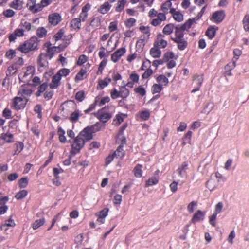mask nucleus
I'll use <instances>...</instances> for the list:
<instances>
[{"instance_id": "412c9836", "label": "nucleus", "mask_w": 249, "mask_h": 249, "mask_svg": "<svg viewBox=\"0 0 249 249\" xmlns=\"http://www.w3.org/2000/svg\"><path fill=\"white\" fill-rule=\"evenodd\" d=\"M170 12L172 14L173 17L176 21L180 22L183 20V15L179 12L176 11L175 8H171L170 10Z\"/></svg>"}, {"instance_id": "9b49d317", "label": "nucleus", "mask_w": 249, "mask_h": 249, "mask_svg": "<svg viewBox=\"0 0 249 249\" xmlns=\"http://www.w3.org/2000/svg\"><path fill=\"white\" fill-rule=\"evenodd\" d=\"M125 53V48L124 47H122L112 53L111 56V60L113 62L116 63Z\"/></svg>"}, {"instance_id": "473e14b6", "label": "nucleus", "mask_w": 249, "mask_h": 249, "mask_svg": "<svg viewBox=\"0 0 249 249\" xmlns=\"http://www.w3.org/2000/svg\"><path fill=\"white\" fill-rule=\"evenodd\" d=\"M35 71L34 68L32 66H28L27 67L26 71H24L23 78H27L29 77L30 79L32 77Z\"/></svg>"}, {"instance_id": "bf43d9fd", "label": "nucleus", "mask_w": 249, "mask_h": 249, "mask_svg": "<svg viewBox=\"0 0 249 249\" xmlns=\"http://www.w3.org/2000/svg\"><path fill=\"white\" fill-rule=\"evenodd\" d=\"M134 91L142 96H144L146 93V90L142 86H139L138 88L134 89Z\"/></svg>"}, {"instance_id": "20e7f679", "label": "nucleus", "mask_w": 249, "mask_h": 249, "mask_svg": "<svg viewBox=\"0 0 249 249\" xmlns=\"http://www.w3.org/2000/svg\"><path fill=\"white\" fill-rule=\"evenodd\" d=\"M194 20L189 19L182 25H178L175 27V37H172V40L184 39L183 38L184 32L188 30L193 24Z\"/></svg>"}, {"instance_id": "4468645a", "label": "nucleus", "mask_w": 249, "mask_h": 249, "mask_svg": "<svg viewBox=\"0 0 249 249\" xmlns=\"http://www.w3.org/2000/svg\"><path fill=\"white\" fill-rule=\"evenodd\" d=\"M24 35V33L22 28H20L19 26L16 29L14 32L11 34L9 36V40L10 42H14L17 37H21Z\"/></svg>"}, {"instance_id": "052dcab7", "label": "nucleus", "mask_w": 249, "mask_h": 249, "mask_svg": "<svg viewBox=\"0 0 249 249\" xmlns=\"http://www.w3.org/2000/svg\"><path fill=\"white\" fill-rule=\"evenodd\" d=\"M108 208H105L98 213H96V216L105 218L108 214Z\"/></svg>"}, {"instance_id": "393cba45", "label": "nucleus", "mask_w": 249, "mask_h": 249, "mask_svg": "<svg viewBox=\"0 0 249 249\" xmlns=\"http://www.w3.org/2000/svg\"><path fill=\"white\" fill-rule=\"evenodd\" d=\"M218 30L217 27H209L206 32V35L210 39L213 38L215 36L216 32Z\"/></svg>"}, {"instance_id": "72a5a7b5", "label": "nucleus", "mask_w": 249, "mask_h": 249, "mask_svg": "<svg viewBox=\"0 0 249 249\" xmlns=\"http://www.w3.org/2000/svg\"><path fill=\"white\" fill-rule=\"evenodd\" d=\"M120 96L123 99L126 98L129 95L128 89L124 86H121L119 88Z\"/></svg>"}, {"instance_id": "de8ad7c7", "label": "nucleus", "mask_w": 249, "mask_h": 249, "mask_svg": "<svg viewBox=\"0 0 249 249\" xmlns=\"http://www.w3.org/2000/svg\"><path fill=\"white\" fill-rule=\"evenodd\" d=\"M145 41L144 39H139L136 44V48L137 51H142L143 47L145 46Z\"/></svg>"}, {"instance_id": "dca6fc26", "label": "nucleus", "mask_w": 249, "mask_h": 249, "mask_svg": "<svg viewBox=\"0 0 249 249\" xmlns=\"http://www.w3.org/2000/svg\"><path fill=\"white\" fill-rule=\"evenodd\" d=\"M166 16L164 14L159 13L157 14V18L153 19L151 21V24L154 26H157L161 24L162 21L166 20Z\"/></svg>"}, {"instance_id": "7c9ffc66", "label": "nucleus", "mask_w": 249, "mask_h": 249, "mask_svg": "<svg viewBox=\"0 0 249 249\" xmlns=\"http://www.w3.org/2000/svg\"><path fill=\"white\" fill-rule=\"evenodd\" d=\"M150 54L153 58H159L161 55V51L160 49L154 47L150 49Z\"/></svg>"}, {"instance_id": "6e6552de", "label": "nucleus", "mask_w": 249, "mask_h": 249, "mask_svg": "<svg viewBox=\"0 0 249 249\" xmlns=\"http://www.w3.org/2000/svg\"><path fill=\"white\" fill-rule=\"evenodd\" d=\"M89 68L90 64L89 63H87L83 66L80 71L77 73L75 77V81L77 83L83 80L86 77L87 72L89 70Z\"/></svg>"}, {"instance_id": "aec40b11", "label": "nucleus", "mask_w": 249, "mask_h": 249, "mask_svg": "<svg viewBox=\"0 0 249 249\" xmlns=\"http://www.w3.org/2000/svg\"><path fill=\"white\" fill-rule=\"evenodd\" d=\"M205 213L200 210L197 211L194 214L191 219V222L195 223L196 222L202 221L204 219Z\"/></svg>"}, {"instance_id": "4c0bfd02", "label": "nucleus", "mask_w": 249, "mask_h": 249, "mask_svg": "<svg viewBox=\"0 0 249 249\" xmlns=\"http://www.w3.org/2000/svg\"><path fill=\"white\" fill-rule=\"evenodd\" d=\"M79 110L73 112L70 116V120L72 122H76L79 119V117L82 115Z\"/></svg>"}, {"instance_id": "37998d69", "label": "nucleus", "mask_w": 249, "mask_h": 249, "mask_svg": "<svg viewBox=\"0 0 249 249\" xmlns=\"http://www.w3.org/2000/svg\"><path fill=\"white\" fill-rule=\"evenodd\" d=\"M52 2V0H41L40 3H38V5L37 6V11L38 12L41 11L42 9L50 4Z\"/></svg>"}, {"instance_id": "338daca9", "label": "nucleus", "mask_w": 249, "mask_h": 249, "mask_svg": "<svg viewBox=\"0 0 249 249\" xmlns=\"http://www.w3.org/2000/svg\"><path fill=\"white\" fill-rule=\"evenodd\" d=\"M2 115L6 119H10L12 117V112L10 109L5 108L3 111Z\"/></svg>"}, {"instance_id": "3c124183", "label": "nucleus", "mask_w": 249, "mask_h": 249, "mask_svg": "<svg viewBox=\"0 0 249 249\" xmlns=\"http://www.w3.org/2000/svg\"><path fill=\"white\" fill-rule=\"evenodd\" d=\"M45 223L44 218H42L36 220L33 224V228L36 230L41 226L43 225Z\"/></svg>"}, {"instance_id": "5fc2aeb1", "label": "nucleus", "mask_w": 249, "mask_h": 249, "mask_svg": "<svg viewBox=\"0 0 249 249\" xmlns=\"http://www.w3.org/2000/svg\"><path fill=\"white\" fill-rule=\"evenodd\" d=\"M27 191L25 190H22L16 194L15 195V198L18 200L24 198L27 195Z\"/></svg>"}, {"instance_id": "6e6d98bb", "label": "nucleus", "mask_w": 249, "mask_h": 249, "mask_svg": "<svg viewBox=\"0 0 249 249\" xmlns=\"http://www.w3.org/2000/svg\"><path fill=\"white\" fill-rule=\"evenodd\" d=\"M70 72V71L69 69L63 68L60 70L56 73L62 78V76H67Z\"/></svg>"}, {"instance_id": "f257e3e1", "label": "nucleus", "mask_w": 249, "mask_h": 249, "mask_svg": "<svg viewBox=\"0 0 249 249\" xmlns=\"http://www.w3.org/2000/svg\"><path fill=\"white\" fill-rule=\"evenodd\" d=\"M67 45L63 47L59 46L58 47L53 46L50 42L46 43L44 45L43 49L44 52L41 53L38 57L37 63L41 67H46L48 65V60L51 59L54 56V54L57 49H60V51L63 50Z\"/></svg>"}, {"instance_id": "f8f14e48", "label": "nucleus", "mask_w": 249, "mask_h": 249, "mask_svg": "<svg viewBox=\"0 0 249 249\" xmlns=\"http://www.w3.org/2000/svg\"><path fill=\"white\" fill-rule=\"evenodd\" d=\"M96 116L103 123H106L111 117L109 112H105L103 109L99 110L96 113Z\"/></svg>"}, {"instance_id": "603ef678", "label": "nucleus", "mask_w": 249, "mask_h": 249, "mask_svg": "<svg viewBox=\"0 0 249 249\" xmlns=\"http://www.w3.org/2000/svg\"><path fill=\"white\" fill-rule=\"evenodd\" d=\"M101 23V18L99 17H95L93 18L90 22V26L93 28L99 27Z\"/></svg>"}, {"instance_id": "c756f323", "label": "nucleus", "mask_w": 249, "mask_h": 249, "mask_svg": "<svg viewBox=\"0 0 249 249\" xmlns=\"http://www.w3.org/2000/svg\"><path fill=\"white\" fill-rule=\"evenodd\" d=\"M15 226V223L13 219L10 217L8 220H5L4 224L1 226V229L4 231H7V228L6 227H13Z\"/></svg>"}, {"instance_id": "680f3d73", "label": "nucleus", "mask_w": 249, "mask_h": 249, "mask_svg": "<svg viewBox=\"0 0 249 249\" xmlns=\"http://www.w3.org/2000/svg\"><path fill=\"white\" fill-rule=\"evenodd\" d=\"M124 121V118L122 115H117L113 120L114 123L116 125H119Z\"/></svg>"}, {"instance_id": "9d476101", "label": "nucleus", "mask_w": 249, "mask_h": 249, "mask_svg": "<svg viewBox=\"0 0 249 249\" xmlns=\"http://www.w3.org/2000/svg\"><path fill=\"white\" fill-rule=\"evenodd\" d=\"M164 36L161 34L157 35V39L154 43V47L159 49L164 48L167 45V42L163 39Z\"/></svg>"}, {"instance_id": "c03bdc74", "label": "nucleus", "mask_w": 249, "mask_h": 249, "mask_svg": "<svg viewBox=\"0 0 249 249\" xmlns=\"http://www.w3.org/2000/svg\"><path fill=\"white\" fill-rule=\"evenodd\" d=\"M173 25L171 24H167L163 29L162 32L166 35H169L173 32Z\"/></svg>"}, {"instance_id": "a18cd8bd", "label": "nucleus", "mask_w": 249, "mask_h": 249, "mask_svg": "<svg viewBox=\"0 0 249 249\" xmlns=\"http://www.w3.org/2000/svg\"><path fill=\"white\" fill-rule=\"evenodd\" d=\"M163 89V87L161 85L159 84H154L151 88L152 93L153 94H156L160 93Z\"/></svg>"}, {"instance_id": "f03ea898", "label": "nucleus", "mask_w": 249, "mask_h": 249, "mask_svg": "<svg viewBox=\"0 0 249 249\" xmlns=\"http://www.w3.org/2000/svg\"><path fill=\"white\" fill-rule=\"evenodd\" d=\"M101 127L102 124L97 123L94 125L85 128L78 135L83 138L84 141L87 142L93 138V133L100 131Z\"/></svg>"}, {"instance_id": "4d7b16f0", "label": "nucleus", "mask_w": 249, "mask_h": 249, "mask_svg": "<svg viewBox=\"0 0 249 249\" xmlns=\"http://www.w3.org/2000/svg\"><path fill=\"white\" fill-rule=\"evenodd\" d=\"M47 30L44 27H40L37 29L36 31V34L37 36L40 37H45L46 35Z\"/></svg>"}, {"instance_id": "c85d7f7f", "label": "nucleus", "mask_w": 249, "mask_h": 249, "mask_svg": "<svg viewBox=\"0 0 249 249\" xmlns=\"http://www.w3.org/2000/svg\"><path fill=\"white\" fill-rule=\"evenodd\" d=\"M173 41L178 44V48L180 50H184L187 46V42L184 39H176Z\"/></svg>"}, {"instance_id": "a19ab883", "label": "nucleus", "mask_w": 249, "mask_h": 249, "mask_svg": "<svg viewBox=\"0 0 249 249\" xmlns=\"http://www.w3.org/2000/svg\"><path fill=\"white\" fill-rule=\"evenodd\" d=\"M15 146H16V149L13 154L14 155L19 154L24 148V144L22 142H17L15 144Z\"/></svg>"}, {"instance_id": "39448f33", "label": "nucleus", "mask_w": 249, "mask_h": 249, "mask_svg": "<svg viewBox=\"0 0 249 249\" xmlns=\"http://www.w3.org/2000/svg\"><path fill=\"white\" fill-rule=\"evenodd\" d=\"M69 142L71 143V153L73 155L79 153L86 142L83 138H81L79 135L74 138L72 142L70 140L69 141Z\"/></svg>"}, {"instance_id": "864d4df0", "label": "nucleus", "mask_w": 249, "mask_h": 249, "mask_svg": "<svg viewBox=\"0 0 249 249\" xmlns=\"http://www.w3.org/2000/svg\"><path fill=\"white\" fill-rule=\"evenodd\" d=\"M126 3V0H121L118 1V5L116 7V11L118 12H121L124 8Z\"/></svg>"}, {"instance_id": "2eb2a0df", "label": "nucleus", "mask_w": 249, "mask_h": 249, "mask_svg": "<svg viewBox=\"0 0 249 249\" xmlns=\"http://www.w3.org/2000/svg\"><path fill=\"white\" fill-rule=\"evenodd\" d=\"M48 19L49 23L51 25L55 26L60 22L61 20V17L58 13H54L49 15Z\"/></svg>"}, {"instance_id": "0eeeda50", "label": "nucleus", "mask_w": 249, "mask_h": 249, "mask_svg": "<svg viewBox=\"0 0 249 249\" xmlns=\"http://www.w3.org/2000/svg\"><path fill=\"white\" fill-rule=\"evenodd\" d=\"M203 80V74H196L193 76L192 86L193 87V89L191 91V93H195L200 89Z\"/></svg>"}, {"instance_id": "bb28decb", "label": "nucleus", "mask_w": 249, "mask_h": 249, "mask_svg": "<svg viewBox=\"0 0 249 249\" xmlns=\"http://www.w3.org/2000/svg\"><path fill=\"white\" fill-rule=\"evenodd\" d=\"M10 6L17 10H20L22 8L23 2L20 0H14L10 4Z\"/></svg>"}, {"instance_id": "ea45409f", "label": "nucleus", "mask_w": 249, "mask_h": 249, "mask_svg": "<svg viewBox=\"0 0 249 249\" xmlns=\"http://www.w3.org/2000/svg\"><path fill=\"white\" fill-rule=\"evenodd\" d=\"M142 166L141 164L137 165L133 170L135 176L137 178H141L142 176Z\"/></svg>"}, {"instance_id": "e2e57ef3", "label": "nucleus", "mask_w": 249, "mask_h": 249, "mask_svg": "<svg viewBox=\"0 0 249 249\" xmlns=\"http://www.w3.org/2000/svg\"><path fill=\"white\" fill-rule=\"evenodd\" d=\"M197 202L193 201L191 203H190L187 206V210L189 213H193L194 208L197 206Z\"/></svg>"}, {"instance_id": "b1692460", "label": "nucleus", "mask_w": 249, "mask_h": 249, "mask_svg": "<svg viewBox=\"0 0 249 249\" xmlns=\"http://www.w3.org/2000/svg\"><path fill=\"white\" fill-rule=\"evenodd\" d=\"M36 0H28L27 3V6L29 7V9L32 12L35 13L38 12L37 11L38 4H36Z\"/></svg>"}, {"instance_id": "774afa93", "label": "nucleus", "mask_w": 249, "mask_h": 249, "mask_svg": "<svg viewBox=\"0 0 249 249\" xmlns=\"http://www.w3.org/2000/svg\"><path fill=\"white\" fill-rule=\"evenodd\" d=\"M110 95L111 97L113 99L120 97L119 90H117L115 88H114L112 89L111 91Z\"/></svg>"}, {"instance_id": "1a4fd4ad", "label": "nucleus", "mask_w": 249, "mask_h": 249, "mask_svg": "<svg viewBox=\"0 0 249 249\" xmlns=\"http://www.w3.org/2000/svg\"><path fill=\"white\" fill-rule=\"evenodd\" d=\"M225 17V13L223 10L217 11L214 12L211 20L216 23L221 22L224 19Z\"/></svg>"}, {"instance_id": "58836bf2", "label": "nucleus", "mask_w": 249, "mask_h": 249, "mask_svg": "<svg viewBox=\"0 0 249 249\" xmlns=\"http://www.w3.org/2000/svg\"><path fill=\"white\" fill-rule=\"evenodd\" d=\"M19 26L20 28H22L24 33L31 30L32 27L31 23L26 21H22Z\"/></svg>"}, {"instance_id": "8fccbe9b", "label": "nucleus", "mask_w": 249, "mask_h": 249, "mask_svg": "<svg viewBox=\"0 0 249 249\" xmlns=\"http://www.w3.org/2000/svg\"><path fill=\"white\" fill-rule=\"evenodd\" d=\"M159 182V178L156 177H152L149 178L148 180L146 182V186H152L154 185H156Z\"/></svg>"}, {"instance_id": "5701e85b", "label": "nucleus", "mask_w": 249, "mask_h": 249, "mask_svg": "<svg viewBox=\"0 0 249 249\" xmlns=\"http://www.w3.org/2000/svg\"><path fill=\"white\" fill-rule=\"evenodd\" d=\"M172 2L171 0H168L163 3L161 6V10L162 11L161 14H164L165 16L169 13V10L171 9Z\"/></svg>"}, {"instance_id": "a211bd4d", "label": "nucleus", "mask_w": 249, "mask_h": 249, "mask_svg": "<svg viewBox=\"0 0 249 249\" xmlns=\"http://www.w3.org/2000/svg\"><path fill=\"white\" fill-rule=\"evenodd\" d=\"M32 92L33 91L28 86H25L22 87L19 90L18 95L28 98L32 94Z\"/></svg>"}, {"instance_id": "2f4dec72", "label": "nucleus", "mask_w": 249, "mask_h": 249, "mask_svg": "<svg viewBox=\"0 0 249 249\" xmlns=\"http://www.w3.org/2000/svg\"><path fill=\"white\" fill-rule=\"evenodd\" d=\"M156 80L159 84L161 85L162 87L167 85L169 82L168 78L163 74L158 76L156 78Z\"/></svg>"}, {"instance_id": "49530a36", "label": "nucleus", "mask_w": 249, "mask_h": 249, "mask_svg": "<svg viewBox=\"0 0 249 249\" xmlns=\"http://www.w3.org/2000/svg\"><path fill=\"white\" fill-rule=\"evenodd\" d=\"M242 23L244 30L246 31H249V14H246L244 17Z\"/></svg>"}, {"instance_id": "a878e982", "label": "nucleus", "mask_w": 249, "mask_h": 249, "mask_svg": "<svg viewBox=\"0 0 249 249\" xmlns=\"http://www.w3.org/2000/svg\"><path fill=\"white\" fill-rule=\"evenodd\" d=\"M111 7V5H110L108 2H106L100 6L98 11L101 14H105L109 11Z\"/></svg>"}, {"instance_id": "c9c22d12", "label": "nucleus", "mask_w": 249, "mask_h": 249, "mask_svg": "<svg viewBox=\"0 0 249 249\" xmlns=\"http://www.w3.org/2000/svg\"><path fill=\"white\" fill-rule=\"evenodd\" d=\"M57 134L59 136V141L63 143H65L66 141V138L65 136V131L61 127L58 128Z\"/></svg>"}, {"instance_id": "7ed1b4c3", "label": "nucleus", "mask_w": 249, "mask_h": 249, "mask_svg": "<svg viewBox=\"0 0 249 249\" xmlns=\"http://www.w3.org/2000/svg\"><path fill=\"white\" fill-rule=\"evenodd\" d=\"M38 42L37 38L32 37L30 39L24 42L21 44L17 50L22 53H26L30 51L37 49Z\"/></svg>"}, {"instance_id": "6ab92c4d", "label": "nucleus", "mask_w": 249, "mask_h": 249, "mask_svg": "<svg viewBox=\"0 0 249 249\" xmlns=\"http://www.w3.org/2000/svg\"><path fill=\"white\" fill-rule=\"evenodd\" d=\"M61 78L57 73L52 77V81L49 84L50 88L52 89H56L60 85V81Z\"/></svg>"}, {"instance_id": "09e8293b", "label": "nucleus", "mask_w": 249, "mask_h": 249, "mask_svg": "<svg viewBox=\"0 0 249 249\" xmlns=\"http://www.w3.org/2000/svg\"><path fill=\"white\" fill-rule=\"evenodd\" d=\"M48 85L46 83L42 84L38 88V90L36 93V95L37 97L40 96L42 93H43L47 88Z\"/></svg>"}, {"instance_id": "f704fd0d", "label": "nucleus", "mask_w": 249, "mask_h": 249, "mask_svg": "<svg viewBox=\"0 0 249 249\" xmlns=\"http://www.w3.org/2000/svg\"><path fill=\"white\" fill-rule=\"evenodd\" d=\"M18 68V67L16 64L10 66L8 68L6 72L7 76H11L15 74L17 72Z\"/></svg>"}, {"instance_id": "13d9d810", "label": "nucleus", "mask_w": 249, "mask_h": 249, "mask_svg": "<svg viewBox=\"0 0 249 249\" xmlns=\"http://www.w3.org/2000/svg\"><path fill=\"white\" fill-rule=\"evenodd\" d=\"M28 183V179L27 178H22L19 180V187L20 188L26 187Z\"/></svg>"}, {"instance_id": "ddd939ff", "label": "nucleus", "mask_w": 249, "mask_h": 249, "mask_svg": "<svg viewBox=\"0 0 249 249\" xmlns=\"http://www.w3.org/2000/svg\"><path fill=\"white\" fill-rule=\"evenodd\" d=\"M188 164L186 161L183 162L179 166L178 169L177 170V172L180 177L183 178H186L187 177V170L188 169Z\"/></svg>"}, {"instance_id": "4be33fe9", "label": "nucleus", "mask_w": 249, "mask_h": 249, "mask_svg": "<svg viewBox=\"0 0 249 249\" xmlns=\"http://www.w3.org/2000/svg\"><path fill=\"white\" fill-rule=\"evenodd\" d=\"M0 138L4 141L7 143H12L14 142L13 135L9 132L2 133Z\"/></svg>"}, {"instance_id": "0e129e2a", "label": "nucleus", "mask_w": 249, "mask_h": 249, "mask_svg": "<svg viewBox=\"0 0 249 249\" xmlns=\"http://www.w3.org/2000/svg\"><path fill=\"white\" fill-rule=\"evenodd\" d=\"M17 49L15 50L10 49L9 51H8L6 53V56L8 59H11L14 58V56H15L16 54V51Z\"/></svg>"}, {"instance_id": "79ce46f5", "label": "nucleus", "mask_w": 249, "mask_h": 249, "mask_svg": "<svg viewBox=\"0 0 249 249\" xmlns=\"http://www.w3.org/2000/svg\"><path fill=\"white\" fill-rule=\"evenodd\" d=\"M115 157H116L117 158H122L124 155V152L123 150V146L120 145L116 150L114 151V152L113 153Z\"/></svg>"}, {"instance_id": "e433bc0d", "label": "nucleus", "mask_w": 249, "mask_h": 249, "mask_svg": "<svg viewBox=\"0 0 249 249\" xmlns=\"http://www.w3.org/2000/svg\"><path fill=\"white\" fill-rule=\"evenodd\" d=\"M111 78L107 77L104 80H100L98 82V86L100 89H103L107 87L111 82Z\"/></svg>"}, {"instance_id": "cd10ccee", "label": "nucleus", "mask_w": 249, "mask_h": 249, "mask_svg": "<svg viewBox=\"0 0 249 249\" xmlns=\"http://www.w3.org/2000/svg\"><path fill=\"white\" fill-rule=\"evenodd\" d=\"M81 19L78 18H75L71 20V27L74 30H79L81 28Z\"/></svg>"}, {"instance_id": "f3484780", "label": "nucleus", "mask_w": 249, "mask_h": 249, "mask_svg": "<svg viewBox=\"0 0 249 249\" xmlns=\"http://www.w3.org/2000/svg\"><path fill=\"white\" fill-rule=\"evenodd\" d=\"M219 181V180L211 178L206 183V186L210 191H213L218 186Z\"/></svg>"}, {"instance_id": "69168bd1", "label": "nucleus", "mask_w": 249, "mask_h": 249, "mask_svg": "<svg viewBox=\"0 0 249 249\" xmlns=\"http://www.w3.org/2000/svg\"><path fill=\"white\" fill-rule=\"evenodd\" d=\"M88 60V57L85 55H81L77 62V65L81 66L85 63Z\"/></svg>"}, {"instance_id": "423d86ee", "label": "nucleus", "mask_w": 249, "mask_h": 249, "mask_svg": "<svg viewBox=\"0 0 249 249\" xmlns=\"http://www.w3.org/2000/svg\"><path fill=\"white\" fill-rule=\"evenodd\" d=\"M28 98L18 95L12 102V106L17 110L23 109L28 102Z\"/></svg>"}]
</instances>
